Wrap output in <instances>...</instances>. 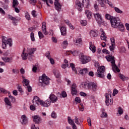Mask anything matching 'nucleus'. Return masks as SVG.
Segmentation results:
<instances>
[{
  "label": "nucleus",
  "mask_w": 129,
  "mask_h": 129,
  "mask_svg": "<svg viewBox=\"0 0 129 129\" xmlns=\"http://www.w3.org/2000/svg\"><path fill=\"white\" fill-rule=\"evenodd\" d=\"M110 24L112 28L117 29L119 31H120V32H124V26H123V24H122V23L120 22L119 19L114 17L111 20Z\"/></svg>",
  "instance_id": "1"
},
{
  "label": "nucleus",
  "mask_w": 129,
  "mask_h": 129,
  "mask_svg": "<svg viewBox=\"0 0 129 129\" xmlns=\"http://www.w3.org/2000/svg\"><path fill=\"white\" fill-rule=\"evenodd\" d=\"M51 102L50 100H46L45 101H44L37 96H35L33 99V103L34 105H36V104L39 105V104H40L41 106H43V107L50 106V105H51Z\"/></svg>",
  "instance_id": "2"
},
{
  "label": "nucleus",
  "mask_w": 129,
  "mask_h": 129,
  "mask_svg": "<svg viewBox=\"0 0 129 129\" xmlns=\"http://www.w3.org/2000/svg\"><path fill=\"white\" fill-rule=\"evenodd\" d=\"M106 60L108 62H110L112 70L114 72H119L120 70L118 69L116 64H115V60H114V56L112 55H107L105 56Z\"/></svg>",
  "instance_id": "3"
},
{
  "label": "nucleus",
  "mask_w": 129,
  "mask_h": 129,
  "mask_svg": "<svg viewBox=\"0 0 129 129\" xmlns=\"http://www.w3.org/2000/svg\"><path fill=\"white\" fill-rule=\"evenodd\" d=\"M50 83V79L46 76V75L43 74L41 77H39L38 85L44 87V85H48Z\"/></svg>",
  "instance_id": "4"
},
{
  "label": "nucleus",
  "mask_w": 129,
  "mask_h": 129,
  "mask_svg": "<svg viewBox=\"0 0 129 129\" xmlns=\"http://www.w3.org/2000/svg\"><path fill=\"white\" fill-rule=\"evenodd\" d=\"M111 91H109L108 93H106L105 94V104L107 106H109V105H112V103H113V101H112L111 99Z\"/></svg>",
  "instance_id": "5"
},
{
  "label": "nucleus",
  "mask_w": 129,
  "mask_h": 129,
  "mask_svg": "<svg viewBox=\"0 0 129 129\" xmlns=\"http://www.w3.org/2000/svg\"><path fill=\"white\" fill-rule=\"evenodd\" d=\"M104 71H105V67L101 66L98 68L97 73H96V76L99 78H104Z\"/></svg>",
  "instance_id": "6"
},
{
  "label": "nucleus",
  "mask_w": 129,
  "mask_h": 129,
  "mask_svg": "<svg viewBox=\"0 0 129 129\" xmlns=\"http://www.w3.org/2000/svg\"><path fill=\"white\" fill-rule=\"evenodd\" d=\"M80 59L82 64H86V63L90 62L91 60V58L90 57L84 55H82L80 56Z\"/></svg>",
  "instance_id": "7"
},
{
  "label": "nucleus",
  "mask_w": 129,
  "mask_h": 129,
  "mask_svg": "<svg viewBox=\"0 0 129 129\" xmlns=\"http://www.w3.org/2000/svg\"><path fill=\"white\" fill-rule=\"evenodd\" d=\"M8 18H9L10 20H11V21H13V23L14 25V26H17V23L21 21V17H14L10 15H8Z\"/></svg>",
  "instance_id": "8"
},
{
  "label": "nucleus",
  "mask_w": 129,
  "mask_h": 129,
  "mask_svg": "<svg viewBox=\"0 0 129 129\" xmlns=\"http://www.w3.org/2000/svg\"><path fill=\"white\" fill-rule=\"evenodd\" d=\"M94 17L98 24H102L103 20L102 19V17H101V15L100 14L96 13L94 14Z\"/></svg>",
  "instance_id": "9"
},
{
  "label": "nucleus",
  "mask_w": 129,
  "mask_h": 129,
  "mask_svg": "<svg viewBox=\"0 0 129 129\" xmlns=\"http://www.w3.org/2000/svg\"><path fill=\"white\" fill-rule=\"evenodd\" d=\"M4 101L5 102V105L6 106V108L8 109H11V108H12L13 106L12 105V102H11L9 98L8 97L5 98Z\"/></svg>",
  "instance_id": "10"
},
{
  "label": "nucleus",
  "mask_w": 129,
  "mask_h": 129,
  "mask_svg": "<svg viewBox=\"0 0 129 129\" xmlns=\"http://www.w3.org/2000/svg\"><path fill=\"white\" fill-rule=\"evenodd\" d=\"M81 86L82 88H84V89H89L90 87V82H86L82 83L81 84Z\"/></svg>",
  "instance_id": "11"
},
{
  "label": "nucleus",
  "mask_w": 129,
  "mask_h": 129,
  "mask_svg": "<svg viewBox=\"0 0 129 129\" xmlns=\"http://www.w3.org/2000/svg\"><path fill=\"white\" fill-rule=\"evenodd\" d=\"M59 0H55V2H54V6L55 7V10H56V11H57V12H60V11H61V4H60V3H59L58 2Z\"/></svg>",
  "instance_id": "12"
},
{
  "label": "nucleus",
  "mask_w": 129,
  "mask_h": 129,
  "mask_svg": "<svg viewBox=\"0 0 129 129\" xmlns=\"http://www.w3.org/2000/svg\"><path fill=\"white\" fill-rule=\"evenodd\" d=\"M21 122L22 124H27L28 123V117H26V115L21 116Z\"/></svg>",
  "instance_id": "13"
},
{
  "label": "nucleus",
  "mask_w": 129,
  "mask_h": 129,
  "mask_svg": "<svg viewBox=\"0 0 129 129\" xmlns=\"http://www.w3.org/2000/svg\"><path fill=\"white\" fill-rule=\"evenodd\" d=\"M93 91H96L97 90V85L93 82H90V88Z\"/></svg>",
  "instance_id": "14"
},
{
  "label": "nucleus",
  "mask_w": 129,
  "mask_h": 129,
  "mask_svg": "<svg viewBox=\"0 0 129 129\" xmlns=\"http://www.w3.org/2000/svg\"><path fill=\"white\" fill-rule=\"evenodd\" d=\"M32 117L33 118V121L36 124L40 123L41 122V120H42L41 117L38 115L33 116Z\"/></svg>",
  "instance_id": "15"
},
{
  "label": "nucleus",
  "mask_w": 129,
  "mask_h": 129,
  "mask_svg": "<svg viewBox=\"0 0 129 129\" xmlns=\"http://www.w3.org/2000/svg\"><path fill=\"white\" fill-rule=\"evenodd\" d=\"M49 99L50 100V101L52 103H54L55 102H56V101H57L58 100V99L57 98V97L55 96V95L54 94H50L49 95Z\"/></svg>",
  "instance_id": "16"
},
{
  "label": "nucleus",
  "mask_w": 129,
  "mask_h": 129,
  "mask_svg": "<svg viewBox=\"0 0 129 129\" xmlns=\"http://www.w3.org/2000/svg\"><path fill=\"white\" fill-rule=\"evenodd\" d=\"M83 6H84L85 7V6L84 5L81 4V3H80V2L79 1H77L76 2V8H77L78 11H79V12H81V11H82V7H83Z\"/></svg>",
  "instance_id": "17"
},
{
  "label": "nucleus",
  "mask_w": 129,
  "mask_h": 129,
  "mask_svg": "<svg viewBox=\"0 0 129 129\" xmlns=\"http://www.w3.org/2000/svg\"><path fill=\"white\" fill-rule=\"evenodd\" d=\"M100 32H101V39L103 40V41H105L106 42V35H105V32H104V31L102 28L100 29Z\"/></svg>",
  "instance_id": "18"
},
{
  "label": "nucleus",
  "mask_w": 129,
  "mask_h": 129,
  "mask_svg": "<svg viewBox=\"0 0 129 129\" xmlns=\"http://www.w3.org/2000/svg\"><path fill=\"white\" fill-rule=\"evenodd\" d=\"M42 32L45 35H48V31H47V28L46 27V22L42 23Z\"/></svg>",
  "instance_id": "19"
},
{
  "label": "nucleus",
  "mask_w": 129,
  "mask_h": 129,
  "mask_svg": "<svg viewBox=\"0 0 129 129\" xmlns=\"http://www.w3.org/2000/svg\"><path fill=\"white\" fill-rule=\"evenodd\" d=\"M2 60L5 62V63H11L13 61L12 57H9L8 56H4L2 57Z\"/></svg>",
  "instance_id": "20"
},
{
  "label": "nucleus",
  "mask_w": 129,
  "mask_h": 129,
  "mask_svg": "<svg viewBox=\"0 0 129 129\" xmlns=\"http://www.w3.org/2000/svg\"><path fill=\"white\" fill-rule=\"evenodd\" d=\"M60 33L62 36H66L67 35V29H66V27H60Z\"/></svg>",
  "instance_id": "21"
},
{
  "label": "nucleus",
  "mask_w": 129,
  "mask_h": 129,
  "mask_svg": "<svg viewBox=\"0 0 129 129\" xmlns=\"http://www.w3.org/2000/svg\"><path fill=\"white\" fill-rule=\"evenodd\" d=\"M89 71L88 69L87 68H84V69H82L80 70L79 73L81 75H85V74H87L88 73Z\"/></svg>",
  "instance_id": "22"
},
{
  "label": "nucleus",
  "mask_w": 129,
  "mask_h": 129,
  "mask_svg": "<svg viewBox=\"0 0 129 129\" xmlns=\"http://www.w3.org/2000/svg\"><path fill=\"white\" fill-rule=\"evenodd\" d=\"M89 49L93 53H95V52H96V47L94 46V44L92 43V42H90Z\"/></svg>",
  "instance_id": "23"
},
{
  "label": "nucleus",
  "mask_w": 129,
  "mask_h": 129,
  "mask_svg": "<svg viewBox=\"0 0 129 129\" xmlns=\"http://www.w3.org/2000/svg\"><path fill=\"white\" fill-rule=\"evenodd\" d=\"M28 56L29 54L25 52V49L23 50L21 54V58L22 60H27L28 59Z\"/></svg>",
  "instance_id": "24"
},
{
  "label": "nucleus",
  "mask_w": 129,
  "mask_h": 129,
  "mask_svg": "<svg viewBox=\"0 0 129 129\" xmlns=\"http://www.w3.org/2000/svg\"><path fill=\"white\" fill-rule=\"evenodd\" d=\"M27 50V53L28 55H33L37 49L36 48H28Z\"/></svg>",
  "instance_id": "25"
},
{
  "label": "nucleus",
  "mask_w": 129,
  "mask_h": 129,
  "mask_svg": "<svg viewBox=\"0 0 129 129\" xmlns=\"http://www.w3.org/2000/svg\"><path fill=\"white\" fill-rule=\"evenodd\" d=\"M90 35L91 37H97L98 36V33L95 30H92L90 32Z\"/></svg>",
  "instance_id": "26"
},
{
  "label": "nucleus",
  "mask_w": 129,
  "mask_h": 129,
  "mask_svg": "<svg viewBox=\"0 0 129 129\" xmlns=\"http://www.w3.org/2000/svg\"><path fill=\"white\" fill-rule=\"evenodd\" d=\"M85 14L89 20H90V19L92 18V13H91V12H90L89 10H86Z\"/></svg>",
  "instance_id": "27"
},
{
  "label": "nucleus",
  "mask_w": 129,
  "mask_h": 129,
  "mask_svg": "<svg viewBox=\"0 0 129 129\" xmlns=\"http://www.w3.org/2000/svg\"><path fill=\"white\" fill-rule=\"evenodd\" d=\"M68 46V41L67 40H64L61 44V47H62L63 49H66Z\"/></svg>",
  "instance_id": "28"
},
{
  "label": "nucleus",
  "mask_w": 129,
  "mask_h": 129,
  "mask_svg": "<svg viewBox=\"0 0 129 129\" xmlns=\"http://www.w3.org/2000/svg\"><path fill=\"white\" fill-rule=\"evenodd\" d=\"M12 4L13 8H16L19 6V1L18 0H13Z\"/></svg>",
  "instance_id": "29"
},
{
  "label": "nucleus",
  "mask_w": 129,
  "mask_h": 129,
  "mask_svg": "<svg viewBox=\"0 0 129 129\" xmlns=\"http://www.w3.org/2000/svg\"><path fill=\"white\" fill-rule=\"evenodd\" d=\"M82 3L86 8H88L89 6V0H83Z\"/></svg>",
  "instance_id": "30"
},
{
  "label": "nucleus",
  "mask_w": 129,
  "mask_h": 129,
  "mask_svg": "<svg viewBox=\"0 0 129 129\" xmlns=\"http://www.w3.org/2000/svg\"><path fill=\"white\" fill-rule=\"evenodd\" d=\"M23 84L24 86H29V85L30 84V81H29V80L24 79Z\"/></svg>",
  "instance_id": "31"
},
{
  "label": "nucleus",
  "mask_w": 129,
  "mask_h": 129,
  "mask_svg": "<svg viewBox=\"0 0 129 129\" xmlns=\"http://www.w3.org/2000/svg\"><path fill=\"white\" fill-rule=\"evenodd\" d=\"M68 121L69 124H70L71 125H72L73 124L75 123H74V121L72 119H71V117L70 116L68 117Z\"/></svg>",
  "instance_id": "32"
},
{
  "label": "nucleus",
  "mask_w": 129,
  "mask_h": 129,
  "mask_svg": "<svg viewBox=\"0 0 129 129\" xmlns=\"http://www.w3.org/2000/svg\"><path fill=\"white\" fill-rule=\"evenodd\" d=\"M104 2L105 4H108V5L110 7V8H114V6H113V4H112V3L111 2L108 1V0H104Z\"/></svg>",
  "instance_id": "33"
},
{
  "label": "nucleus",
  "mask_w": 129,
  "mask_h": 129,
  "mask_svg": "<svg viewBox=\"0 0 129 129\" xmlns=\"http://www.w3.org/2000/svg\"><path fill=\"white\" fill-rule=\"evenodd\" d=\"M70 67H71L73 71H74L75 72L76 74H77V71H76V69L75 68V65L73 63H71L70 64Z\"/></svg>",
  "instance_id": "34"
},
{
  "label": "nucleus",
  "mask_w": 129,
  "mask_h": 129,
  "mask_svg": "<svg viewBox=\"0 0 129 129\" xmlns=\"http://www.w3.org/2000/svg\"><path fill=\"white\" fill-rule=\"evenodd\" d=\"M114 17L111 16L110 15L108 14H106L105 15V19L106 20H109L110 21H111L112 19H113Z\"/></svg>",
  "instance_id": "35"
},
{
  "label": "nucleus",
  "mask_w": 129,
  "mask_h": 129,
  "mask_svg": "<svg viewBox=\"0 0 129 129\" xmlns=\"http://www.w3.org/2000/svg\"><path fill=\"white\" fill-rule=\"evenodd\" d=\"M71 91L72 95H76L78 93L77 89H71Z\"/></svg>",
  "instance_id": "36"
},
{
  "label": "nucleus",
  "mask_w": 129,
  "mask_h": 129,
  "mask_svg": "<svg viewBox=\"0 0 129 129\" xmlns=\"http://www.w3.org/2000/svg\"><path fill=\"white\" fill-rule=\"evenodd\" d=\"M114 11L116 12V13H117V14H122L123 12L122 11L120 10L119 8L117 7H114Z\"/></svg>",
  "instance_id": "37"
},
{
  "label": "nucleus",
  "mask_w": 129,
  "mask_h": 129,
  "mask_svg": "<svg viewBox=\"0 0 129 129\" xmlns=\"http://www.w3.org/2000/svg\"><path fill=\"white\" fill-rule=\"evenodd\" d=\"M114 49H115V44H111V46H109L110 51L113 53L114 52Z\"/></svg>",
  "instance_id": "38"
},
{
  "label": "nucleus",
  "mask_w": 129,
  "mask_h": 129,
  "mask_svg": "<svg viewBox=\"0 0 129 129\" xmlns=\"http://www.w3.org/2000/svg\"><path fill=\"white\" fill-rule=\"evenodd\" d=\"M76 45H82V39L81 38H79L76 41Z\"/></svg>",
  "instance_id": "39"
},
{
  "label": "nucleus",
  "mask_w": 129,
  "mask_h": 129,
  "mask_svg": "<svg viewBox=\"0 0 129 129\" xmlns=\"http://www.w3.org/2000/svg\"><path fill=\"white\" fill-rule=\"evenodd\" d=\"M30 38L32 42H35L36 39H35V35L34 34V32H31L30 34Z\"/></svg>",
  "instance_id": "40"
},
{
  "label": "nucleus",
  "mask_w": 129,
  "mask_h": 129,
  "mask_svg": "<svg viewBox=\"0 0 129 129\" xmlns=\"http://www.w3.org/2000/svg\"><path fill=\"white\" fill-rule=\"evenodd\" d=\"M74 120L75 122V123L78 124V125H80V123L79 122V118L77 117V116H75Z\"/></svg>",
  "instance_id": "41"
},
{
  "label": "nucleus",
  "mask_w": 129,
  "mask_h": 129,
  "mask_svg": "<svg viewBox=\"0 0 129 129\" xmlns=\"http://www.w3.org/2000/svg\"><path fill=\"white\" fill-rule=\"evenodd\" d=\"M25 17L28 21H30L31 20V17H30V15L29 14V13L28 12H26L25 13Z\"/></svg>",
  "instance_id": "42"
},
{
  "label": "nucleus",
  "mask_w": 129,
  "mask_h": 129,
  "mask_svg": "<svg viewBox=\"0 0 129 129\" xmlns=\"http://www.w3.org/2000/svg\"><path fill=\"white\" fill-rule=\"evenodd\" d=\"M0 93H4V94H7L8 93V91L6 90L4 88H0Z\"/></svg>",
  "instance_id": "43"
},
{
  "label": "nucleus",
  "mask_w": 129,
  "mask_h": 129,
  "mask_svg": "<svg viewBox=\"0 0 129 129\" xmlns=\"http://www.w3.org/2000/svg\"><path fill=\"white\" fill-rule=\"evenodd\" d=\"M119 77L123 81H124V80H126V79L127 78H126L122 74H119Z\"/></svg>",
  "instance_id": "44"
},
{
  "label": "nucleus",
  "mask_w": 129,
  "mask_h": 129,
  "mask_svg": "<svg viewBox=\"0 0 129 129\" xmlns=\"http://www.w3.org/2000/svg\"><path fill=\"white\" fill-rule=\"evenodd\" d=\"M53 73L56 78H59L60 77V73L59 71H56V72H54Z\"/></svg>",
  "instance_id": "45"
},
{
  "label": "nucleus",
  "mask_w": 129,
  "mask_h": 129,
  "mask_svg": "<svg viewBox=\"0 0 129 129\" xmlns=\"http://www.w3.org/2000/svg\"><path fill=\"white\" fill-rule=\"evenodd\" d=\"M31 15H32V17H33V18H36V17H37V16L38 15V14H37V12H36V11L35 10H33L32 11Z\"/></svg>",
  "instance_id": "46"
},
{
  "label": "nucleus",
  "mask_w": 129,
  "mask_h": 129,
  "mask_svg": "<svg viewBox=\"0 0 129 129\" xmlns=\"http://www.w3.org/2000/svg\"><path fill=\"white\" fill-rule=\"evenodd\" d=\"M30 4L32 5V6H36L37 3V0H29Z\"/></svg>",
  "instance_id": "47"
},
{
  "label": "nucleus",
  "mask_w": 129,
  "mask_h": 129,
  "mask_svg": "<svg viewBox=\"0 0 129 129\" xmlns=\"http://www.w3.org/2000/svg\"><path fill=\"white\" fill-rule=\"evenodd\" d=\"M3 9L5 11H9V5L7 4H4V5H3Z\"/></svg>",
  "instance_id": "48"
},
{
  "label": "nucleus",
  "mask_w": 129,
  "mask_h": 129,
  "mask_svg": "<svg viewBox=\"0 0 129 129\" xmlns=\"http://www.w3.org/2000/svg\"><path fill=\"white\" fill-rule=\"evenodd\" d=\"M9 97L11 100L12 102L13 103H15V102H16V98H15L14 97H13L12 95H9Z\"/></svg>",
  "instance_id": "49"
},
{
  "label": "nucleus",
  "mask_w": 129,
  "mask_h": 129,
  "mask_svg": "<svg viewBox=\"0 0 129 129\" xmlns=\"http://www.w3.org/2000/svg\"><path fill=\"white\" fill-rule=\"evenodd\" d=\"M118 112L119 114H120V115H121V114L123 113V110H122V108H121V107H119L118 108Z\"/></svg>",
  "instance_id": "50"
},
{
  "label": "nucleus",
  "mask_w": 129,
  "mask_h": 129,
  "mask_svg": "<svg viewBox=\"0 0 129 129\" xmlns=\"http://www.w3.org/2000/svg\"><path fill=\"white\" fill-rule=\"evenodd\" d=\"M12 39L9 38L7 40V42L6 44H7V45H9V46L11 47V46H12Z\"/></svg>",
  "instance_id": "51"
},
{
  "label": "nucleus",
  "mask_w": 129,
  "mask_h": 129,
  "mask_svg": "<svg viewBox=\"0 0 129 129\" xmlns=\"http://www.w3.org/2000/svg\"><path fill=\"white\" fill-rule=\"evenodd\" d=\"M38 36L39 39H43V38H44V35H43V33H42L41 31L38 32Z\"/></svg>",
  "instance_id": "52"
},
{
  "label": "nucleus",
  "mask_w": 129,
  "mask_h": 129,
  "mask_svg": "<svg viewBox=\"0 0 129 129\" xmlns=\"http://www.w3.org/2000/svg\"><path fill=\"white\" fill-rule=\"evenodd\" d=\"M110 41H111V44L115 45V39H114V38L111 37L110 38Z\"/></svg>",
  "instance_id": "53"
},
{
  "label": "nucleus",
  "mask_w": 129,
  "mask_h": 129,
  "mask_svg": "<svg viewBox=\"0 0 129 129\" xmlns=\"http://www.w3.org/2000/svg\"><path fill=\"white\" fill-rule=\"evenodd\" d=\"M81 24L82 26H86V25H87V21L86 20H82L81 21Z\"/></svg>",
  "instance_id": "54"
},
{
  "label": "nucleus",
  "mask_w": 129,
  "mask_h": 129,
  "mask_svg": "<svg viewBox=\"0 0 129 129\" xmlns=\"http://www.w3.org/2000/svg\"><path fill=\"white\" fill-rule=\"evenodd\" d=\"M51 117H52V118H56L57 114H56L55 112L53 111L51 113Z\"/></svg>",
  "instance_id": "55"
},
{
  "label": "nucleus",
  "mask_w": 129,
  "mask_h": 129,
  "mask_svg": "<svg viewBox=\"0 0 129 129\" xmlns=\"http://www.w3.org/2000/svg\"><path fill=\"white\" fill-rule=\"evenodd\" d=\"M8 42V38L5 36L3 37L2 43H7Z\"/></svg>",
  "instance_id": "56"
},
{
  "label": "nucleus",
  "mask_w": 129,
  "mask_h": 129,
  "mask_svg": "<svg viewBox=\"0 0 129 129\" xmlns=\"http://www.w3.org/2000/svg\"><path fill=\"white\" fill-rule=\"evenodd\" d=\"M87 120L89 126H91V119L90 117H88Z\"/></svg>",
  "instance_id": "57"
},
{
  "label": "nucleus",
  "mask_w": 129,
  "mask_h": 129,
  "mask_svg": "<svg viewBox=\"0 0 129 129\" xmlns=\"http://www.w3.org/2000/svg\"><path fill=\"white\" fill-rule=\"evenodd\" d=\"M61 96L62 97L65 98L67 97V94L66 93V92L65 91H62L61 92Z\"/></svg>",
  "instance_id": "58"
},
{
  "label": "nucleus",
  "mask_w": 129,
  "mask_h": 129,
  "mask_svg": "<svg viewBox=\"0 0 129 129\" xmlns=\"http://www.w3.org/2000/svg\"><path fill=\"white\" fill-rule=\"evenodd\" d=\"M118 93V91L116 89H114L113 92V96H115V95Z\"/></svg>",
  "instance_id": "59"
},
{
  "label": "nucleus",
  "mask_w": 129,
  "mask_h": 129,
  "mask_svg": "<svg viewBox=\"0 0 129 129\" xmlns=\"http://www.w3.org/2000/svg\"><path fill=\"white\" fill-rule=\"evenodd\" d=\"M75 101H76V102H78V103H80V102H81V99L78 97H76Z\"/></svg>",
  "instance_id": "60"
},
{
  "label": "nucleus",
  "mask_w": 129,
  "mask_h": 129,
  "mask_svg": "<svg viewBox=\"0 0 129 129\" xmlns=\"http://www.w3.org/2000/svg\"><path fill=\"white\" fill-rule=\"evenodd\" d=\"M101 117H107V114L104 112H103L101 114Z\"/></svg>",
  "instance_id": "61"
},
{
  "label": "nucleus",
  "mask_w": 129,
  "mask_h": 129,
  "mask_svg": "<svg viewBox=\"0 0 129 129\" xmlns=\"http://www.w3.org/2000/svg\"><path fill=\"white\" fill-rule=\"evenodd\" d=\"M71 89H77V85L76 84H73L71 86Z\"/></svg>",
  "instance_id": "62"
},
{
  "label": "nucleus",
  "mask_w": 129,
  "mask_h": 129,
  "mask_svg": "<svg viewBox=\"0 0 129 129\" xmlns=\"http://www.w3.org/2000/svg\"><path fill=\"white\" fill-rule=\"evenodd\" d=\"M51 40H52L53 43H56L57 42V38H56V37H52L51 38Z\"/></svg>",
  "instance_id": "63"
},
{
  "label": "nucleus",
  "mask_w": 129,
  "mask_h": 129,
  "mask_svg": "<svg viewBox=\"0 0 129 129\" xmlns=\"http://www.w3.org/2000/svg\"><path fill=\"white\" fill-rule=\"evenodd\" d=\"M31 129H39V127H36L35 124H32L31 125Z\"/></svg>",
  "instance_id": "64"
}]
</instances>
